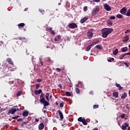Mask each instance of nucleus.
Instances as JSON below:
<instances>
[{
	"label": "nucleus",
	"instance_id": "nucleus-1",
	"mask_svg": "<svg viewBox=\"0 0 130 130\" xmlns=\"http://www.w3.org/2000/svg\"><path fill=\"white\" fill-rule=\"evenodd\" d=\"M113 32V29L112 28H105L102 30V37L103 38H106L109 34H111Z\"/></svg>",
	"mask_w": 130,
	"mask_h": 130
},
{
	"label": "nucleus",
	"instance_id": "nucleus-2",
	"mask_svg": "<svg viewBox=\"0 0 130 130\" xmlns=\"http://www.w3.org/2000/svg\"><path fill=\"white\" fill-rule=\"evenodd\" d=\"M100 11L99 7L98 6H96L95 7L92 11L91 15L92 16H95L97 13H98Z\"/></svg>",
	"mask_w": 130,
	"mask_h": 130
},
{
	"label": "nucleus",
	"instance_id": "nucleus-3",
	"mask_svg": "<svg viewBox=\"0 0 130 130\" xmlns=\"http://www.w3.org/2000/svg\"><path fill=\"white\" fill-rule=\"evenodd\" d=\"M16 111H17V109L15 108V107H13L10 110H9L8 114H15Z\"/></svg>",
	"mask_w": 130,
	"mask_h": 130
},
{
	"label": "nucleus",
	"instance_id": "nucleus-4",
	"mask_svg": "<svg viewBox=\"0 0 130 130\" xmlns=\"http://www.w3.org/2000/svg\"><path fill=\"white\" fill-rule=\"evenodd\" d=\"M68 27L70 29H75L78 27V25L75 23H71L69 24Z\"/></svg>",
	"mask_w": 130,
	"mask_h": 130
},
{
	"label": "nucleus",
	"instance_id": "nucleus-5",
	"mask_svg": "<svg viewBox=\"0 0 130 130\" xmlns=\"http://www.w3.org/2000/svg\"><path fill=\"white\" fill-rule=\"evenodd\" d=\"M104 8L105 9V10H106V11H108L109 12L111 11V7H110V6H109V5L107 4H105L104 5Z\"/></svg>",
	"mask_w": 130,
	"mask_h": 130
},
{
	"label": "nucleus",
	"instance_id": "nucleus-6",
	"mask_svg": "<svg viewBox=\"0 0 130 130\" xmlns=\"http://www.w3.org/2000/svg\"><path fill=\"white\" fill-rule=\"evenodd\" d=\"M128 126H129V124L125 122L124 123V125L121 126V128H122L123 130H125L126 129V127H128Z\"/></svg>",
	"mask_w": 130,
	"mask_h": 130
},
{
	"label": "nucleus",
	"instance_id": "nucleus-7",
	"mask_svg": "<svg viewBox=\"0 0 130 130\" xmlns=\"http://www.w3.org/2000/svg\"><path fill=\"white\" fill-rule=\"evenodd\" d=\"M120 13H121L122 15H126V9L125 7L122 8L120 11Z\"/></svg>",
	"mask_w": 130,
	"mask_h": 130
},
{
	"label": "nucleus",
	"instance_id": "nucleus-8",
	"mask_svg": "<svg viewBox=\"0 0 130 130\" xmlns=\"http://www.w3.org/2000/svg\"><path fill=\"white\" fill-rule=\"evenodd\" d=\"M22 115L24 117H27V116L29 115V112L27 110H25L23 112Z\"/></svg>",
	"mask_w": 130,
	"mask_h": 130
},
{
	"label": "nucleus",
	"instance_id": "nucleus-9",
	"mask_svg": "<svg viewBox=\"0 0 130 130\" xmlns=\"http://www.w3.org/2000/svg\"><path fill=\"white\" fill-rule=\"evenodd\" d=\"M7 61H8V63L10 64H11V66H14V62L13 61V60L11 58H8L6 60Z\"/></svg>",
	"mask_w": 130,
	"mask_h": 130
},
{
	"label": "nucleus",
	"instance_id": "nucleus-10",
	"mask_svg": "<svg viewBox=\"0 0 130 130\" xmlns=\"http://www.w3.org/2000/svg\"><path fill=\"white\" fill-rule=\"evenodd\" d=\"M57 112L60 116V118L61 120H62V119H63V114H62V112H61V111H60V110H58Z\"/></svg>",
	"mask_w": 130,
	"mask_h": 130
},
{
	"label": "nucleus",
	"instance_id": "nucleus-11",
	"mask_svg": "<svg viewBox=\"0 0 130 130\" xmlns=\"http://www.w3.org/2000/svg\"><path fill=\"white\" fill-rule=\"evenodd\" d=\"M41 93H42V89L35 90V93L36 94V95H38L39 94H41Z\"/></svg>",
	"mask_w": 130,
	"mask_h": 130
},
{
	"label": "nucleus",
	"instance_id": "nucleus-12",
	"mask_svg": "<svg viewBox=\"0 0 130 130\" xmlns=\"http://www.w3.org/2000/svg\"><path fill=\"white\" fill-rule=\"evenodd\" d=\"M87 20H88L87 17H84L83 19H81L80 23H81V24H84V23H85Z\"/></svg>",
	"mask_w": 130,
	"mask_h": 130
},
{
	"label": "nucleus",
	"instance_id": "nucleus-13",
	"mask_svg": "<svg viewBox=\"0 0 130 130\" xmlns=\"http://www.w3.org/2000/svg\"><path fill=\"white\" fill-rule=\"evenodd\" d=\"M129 39V37L128 36H125L123 40V42H126L128 41Z\"/></svg>",
	"mask_w": 130,
	"mask_h": 130
},
{
	"label": "nucleus",
	"instance_id": "nucleus-14",
	"mask_svg": "<svg viewBox=\"0 0 130 130\" xmlns=\"http://www.w3.org/2000/svg\"><path fill=\"white\" fill-rule=\"evenodd\" d=\"M44 128V124L41 123L39 125V129H43Z\"/></svg>",
	"mask_w": 130,
	"mask_h": 130
},
{
	"label": "nucleus",
	"instance_id": "nucleus-15",
	"mask_svg": "<svg viewBox=\"0 0 130 130\" xmlns=\"http://www.w3.org/2000/svg\"><path fill=\"white\" fill-rule=\"evenodd\" d=\"M76 93H77V94H80V89H79V88H78V87H79V85H78V84L76 85Z\"/></svg>",
	"mask_w": 130,
	"mask_h": 130
},
{
	"label": "nucleus",
	"instance_id": "nucleus-16",
	"mask_svg": "<svg viewBox=\"0 0 130 130\" xmlns=\"http://www.w3.org/2000/svg\"><path fill=\"white\" fill-rule=\"evenodd\" d=\"M25 23H21L18 24L19 28H23V27H25Z\"/></svg>",
	"mask_w": 130,
	"mask_h": 130
},
{
	"label": "nucleus",
	"instance_id": "nucleus-17",
	"mask_svg": "<svg viewBox=\"0 0 130 130\" xmlns=\"http://www.w3.org/2000/svg\"><path fill=\"white\" fill-rule=\"evenodd\" d=\"M93 36V34H92V32L88 31L87 32V36L88 37H89V39H91V38L92 37V36Z\"/></svg>",
	"mask_w": 130,
	"mask_h": 130
},
{
	"label": "nucleus",
	"instance_id": "nucleus-18",
	"mask_svg": "<svg viewBox=\"0 0 130 130\" xmlns=\"http://www.w3.org/2000/svg\"><path fill=\"white\" fill-rule=\"evenodd\" d=\"M126 96H127V93H126V92H124L123 94H122L121 98V99H125Z\"/></svg>",
	"mask_w": 130,
	"mask_h": 130
},
{
	"label": "nucleus",
	"instance_id": "nucleus-19",
	"mask_svg": "<svg viewBox=\"0 0 130 130\" xmlns=\"http://www.w3.org/2000/svg\"><path fill=\"white\" fill-rule=\"evenodd\" d=\"M113 54L114 55H117L118 54V49L116 48L115 50L113 51Z\"/></svg>",
	"mask_w": 130,
	"mask_h": 130
},
{
	"label": "nucleus",
	"instance_id": "nucleus-20",
	"mask_svg": "<svg viewBox=\"0 0 130 130\" xmlns=\"http://www.w3.org/2000/svg\"><path fill=\"white\" fill-rule=\"evenodd\" d=\"M128 49L126 47H123L121 49V51L122 52H126V51H127Z\"/></svg>",
	"mask_w": 130,
	"mask_h": 130
},
{
	"label": "nucleus",
	"instance_id": "nucleus-21",
	"mask_svg": "<svg viewBox=\"0 0 130 130\" xmlns=\"http://www.w3.org/2000/svg\"><path fill=\"white\" fill-rule=\"evenodd\" d=\"M29 123V121H25V122H23L21 125V126L23 127L24 126V125H30V124H28Z\"/></svg>",
	"mask_w": 130,
	"mask_h": 130
},
{
	"label": "nucleus",
	"instance_id": "nucleus-22",
	"mask_svg": "<svg viewBox=\"0 0 130 130\" xmlns=\"http://www.w3.org/2000/svg\"><path fill=\"white\" fill-rule=\"evenodd\" d=\"M39 67L43 66V61H42V60L40 58H39Z\"/></svg>",
	"mask_w": 130,
	"mask_h": 130
},
{
	"label": "nucleus",
	"instance_id": "nucleus-23",
	"mask_svg": "<svg viewBox=\"0 0 130 130\" xmlns=\"http://www.w3.org/2000/svg\"><path fill=\"white\" fill-rule=\"evenodd\" d=\"M125 55H127L126 53H123V54L119 56V59H123V57H124Z\"/></svg>",
	"mask_w": 130,
	"mask_h": 130
},
{
	"label": "nucleus",
	"instance_id": "nucleus-24",
	"mask_svg": "<svg viewBox=\"0 0 130 130\" xmlns=\"http://www.w3.org/2000/svg\"><path fill=\"white\" fill-rule=\"evenodd\" d=\"M61 39V37L60 36H58L56 38H54L55 41H59Z\"/></svg>",
	"mask_w": 130,
	"mask_h": 130
},
{
	"label": "nucleus",
	"instance_id": "nucleus-25",
	"mask_svg": "<svg viewBox=\"0 0 130 130\" xmlns=\"http://www.w3.org/2000/svg\"><path fill=\"white\" fill-rule=\"evenodd\" d=\"M116 87H117V88H119V90H120L123 88V87H121V85H120V84H119L117 83H116Z\"/></svg>",
	"mask_w": 130,
	"mask_h": 130
},
{
	"label": "nucleus",
	"instance_id": "nucleus-26",
	"mask_svg": "<svg viewBox=\"0 0 130 130\" xmlns=\"http://www.w3.org/2000/svg\"><path fill=\"white\" fill-rule=\"evenodd\" d=\"M113 95L114 96V97H115L116 98H118V92H114L113 93Z\"/></svg>",
	"mask_w": 130,
	"mask_h": 130
},
{
	"label": "nucleus",
	"instance_id": "nucleus-27",
	"mask_svg": "<svg viewBox=\"0 0 130 130\" xmlns=\"http://www.w3.org/2000/svg\"><path fill=\"white\" fill-rule=\"evenodd\" d=\"M43 104H44V106L45 108L46 106H48V105H49V103L47 101H45V102Z\"/></svg>",
	"mask_w": 130,
	"mask_h": 130
},
{
	"label": "nucleus",
	"instance_id": "nucleus-28",
	"mask_svg": "<svg viewBox=\"0 0 130 130\" xmlns=\"http://www.w3.org/2000/svg\"><path fill=\"white\" fill-rule=\"evenodd\" d=\"M45 101H46L45 100V98H42V99H40V102H41V103H44Z\"/></svg>",
	"mask_w": 130,
	"mask_h": 130
},
{
	"label": "nucleus",
	"instance_id": "nucleus-29",
	"mask_svg": "<svg viewBox=\"0 0 130 130\" xmlns=\"http://www.w3.org/2000/svg\"><path fill=\"white\" fill-rule=\"evenodd\" d=\"M82 122L84 125H87L88 124V123L86 121V119H83Z\"/></svg>",
	"mask_w": 130,
	"mask_h": 130
},
{
	"label": "nucleus",
	"instance_id": "nucleus-30",
	"mask_svg": "<svg viewBox=\"0 0 130 130\" xmlns=\"http://www.w3.org/2000/svg\"><path fill=\"white\" fill-rule=\"evenodd\" d=\"M126 16H127V17H129V16H130V8L128 10L127 13H126Z\"/></svg>",
	"mask_w": 130,
	"mask_h": 130
},
{
	"label": "nucleus",
	"instance_id": "nucleus-31",
	"mask_svg": "<svg viewBox=\"0 0 130 130\" xmlns=\"http://www.w3.org/2000/svg\"><path fill=\"white\" fill-rule=\"evenodd\" d=\"M116 17L118 18V19H121V18H122L123 16H122V15H121V14H117L116 15Z\"/></svg>",
	"mask_w": 130,
	"mask_h": 130
},
{
	"label": "nucleus",
	"instance_id": "nucleus-32",
	"mask_svg": "<svg viewBox=\"0 0 130 130\" xmlns=\"http://www.w3.org/2000/svg\"><path fill=\"white\" fill-rule=\"evenodd\" d=\"M66 96H72V93H71L70 92L66 91Z\"/></svg>",
	"mask_w": 130,
	"mask_h": 130
},
{
	"label": "nucleus",
	"instance_id": "nucleus-33",
	"mask_svg": "<svg viewBox=\"0 0 130 130\" xmlns=\"http://www.w3.org/2000/svg\"><path fill=\"white\" fill-rule=\"evenodd\" d=\"M95 47L98 49H102V46H101V45H98L95 46Z\"/></svg>",
	"mask_w": 130,
	"mask_h": 130
},
{
	"label": "nucleus",
	"instance_id": "nucleus-34",
	"mask_svg": "<svg viewBox=\"0 0 130 130\" xmlns=\"http://www.w3.org/2000/svg\"><path fill=\"white\" fill-rule=\"evenodd\" d=\"M100 41L99 40H96L95 41H93V44H97V43H99Z\"/></svg>",
	"mask_w": 130,
	"mask_h": 130
},
{
	"label": "nucleus",
	"instance_id": "nucleus-35",
	"mask_svg": "<svg viewBox=\"0 0 130 130\" xmlns=\"http://www.w3.org/2000/svg\"><path fill=\"white\" fill-rule=\"evenodd\" d=\"M83 120H84V119H83V118L82 117H80L78 118V121H79L80 122H82Z\"/></svg>",
	"mask_w": 130,
	"mask_h": 130
},
{
	"label": "nucleus",
	"instance_id": "nucleus-36",
	"mask_svg": "<svg viewBox=\"0 0 130 130\" xmlns=\"http://www.w3.org/2000/svg\"><path fill=\"white\" fill-rule=\"evenodd\" d=\"M91 49V45H89L87 46V47L86 49V51H89Z\"/></svg>",
	"mask_w": 130,
	"mask_h": 130
},
{
	"label": "nucleus",
	"instance_id": "nucleus-37",
	"mask_svg": "<svg viewBox=\"0 0 130 130\" xmlns=\"http://www.w3.org/2000/svg\"><path fill=\"white\" fill-rule=\"evenodd\" d=\"M47 59L48 60V62H50V63H53V61H52V60H51L50 58L48 57Z\"/></svg>",
	"mask_w": 130,
	"mask_h": 130
},
{
	"label": "nucleus",
	"instance_id": "nucleus-38",
	"mask_svg": "<svg viewBox=\"0 0 130 130\" xmlns=\"http://www.w3.org/2000/svg\"><path fill=\"white\" fill-rule=\"evenodd\" d=\"M20 117V116H15L14 117H12L11 118L12 119H16L17 118H19Z\"/></svg>",
	"mask_w": 130,
	"mask_h": 130
},
{
	"label": "nucleus",
	"instance_id": "nucleus-39",
	"mask_svg": "<svg viewBox=\"0 0 130 130\" xmlns=\"http://www.w3.org/2000/svg\"><path fill=\"white\" fill-rule=\"evenodd\" d=\"M110 20H115V16H111L110 17Z\"/></svg>",
	"mask_w": 130,
	"mask_h": 130
},
{
	"label": "nucleus",
	"instance_id": "nucleus-40",
	"mask_svg": "<svg viewBox=\"0 0 130 130\" xmlns=\"http://www.w3.org/2000/svg\"><path fill=\"white\" fill-rule=\"evenodd\" d=\"M40 87V84H37L36 85V88L37 89H39V87Z\"/></svg>",
	"mask_w": 130,
	"mask_h": 130
},
{
	"label": "nucleus",
	"instance_id": "nucleus-41",
	"mask_svg": "<svg viewBox=\"0 0 130 130\" xmlns=\"http://www.w3.org/2000/svg\"><path fill=\"white\" fill-rule=\"evenodd\" d=\"M99 107V105H93V108L96 109V108H98Z\"/></svg>",
	"mask_w": 130,
	"mask_h": 130
},
{
	"label": "nucleus",
	"instance_id": "nucleus-42",
	"mask_svg": "<svg viewBox=\"0 0 130 130\" xmlns=\"http://www.w3.org/2000/svg\"><path fill=\"white\" fill-rule=\"evenodd\" d=\"M108 25H113V22L111 21H108Z\"/></svg>",
	"mask_w": 130,
	"mask_h": 130
},
{
	"label": "nucleus",
	"instance_id": "nucleus-43",
	"mask_svg": "<svg viewBox=\"0 0 130 130\" xmlns=\"http://www.w3.org/2000/svg\"><path fill=\"white\" fill-rule=\"evenodd\" d=\"M63 104H64V103H63V102L59 104L60 107H61V108L63 107Z\"/></svg>",
	"mask_w": 130,
	"mask_h": 130
},
{
	"label": "nucleus",
	"instance_id": "nucleus-44",
	"mask_svg": "<svg viewBox=\"0 0 130 130\" xmlns=\"http://www.w3.org/2000/svg\"><path fill=\"white\" fill-rule=\"evenodd\" d=\"M56 70L57 71V72H58V73H60V72H61V69H60V68H56Z\"/></svg>",
	"mask_w": 130,
	"mask_h": 130
},
{
	"label": "nucleus",
	"instance_id": "nucleus-45",
	"mask_svg": "<svg viewBox=\"0 0 130 130\" xmlns=\"http://www.w3.org/2000/svg\"><path fill=\"white\" fill-rule=\"evenodd\" d=\"M37 82H38V83H41V82H42V79H37Z\"/></svg>",
	"mask_w": 130,
	"mask_h": 130
},
{
	"label": "nucleus",
	"instance_id": "nucleus-46",
	"mask_svg": "<svg viewBox=\"0 0 130 130\" xmlns=\"http://www.w3.org/2000/svg\"><path fill=\"white\" fill-rule=\"evenodd\" d=\"M126 109H130V105L127 104L126 105Z\"/></svg>",
	"mask_w": 130,
	"mask_h": 130
},
{
	"label": "nucleus",
	"instance_id": "nucleus-47",
	"mask_svg": "<svg viewBox=\"0 0 130 130\" xmlns=\"http://www.w3.org/2000/svg\"><path fill=\"white\" fill-rule=\"evenodd\" d=\"M5 45L4 44V42L0 41V46H4Z\"/></svg>",
	"mask_w": 130,
	"mask_h": 130
},
{
	"label": "nucleus",
	"instance_id": "nucleus-48",
	"mask_svg": "<svg viewBox=\"0 0 130 130\" xmlns=\"http://www.w3.org/2000/svg\"><path fill=\"white\" fill-rule=\"evenodd\" d=\"M25 38H23V37H19V40H22V41H23V40H25Z\"/></svg>",
	"mask_w": 130,
	"mask_h": 130
},
{
	"label": "nucleus",
	"instance_id": "nucleus-49",
	"mask_svg": "<svg viewBox=\"0 0 130 130\" xmlns=\"http://www.w3.org/2000/svg\"><path fill=\"white\" fill-rule=\"evenodd\" d=\"M124 64H125V66H126V67L127 68H129V66L128 65V63L125 62H124Z\"/></svg>",
	"mask_w": 130,
	"mask_h": 130
},
{
	"label": "nucleus",
	"instance_id": "nucleus-50",
	"mask_svg": "<svg viewBox=\"0 0 130 130\" xmlns=\"http://www.w3.org/2000/svg\"><path fill=\"white\" fill-rule=\"evenodd\" d=\"M21 94H22V91H19L17 93V96H21Z\"/></svg>",
	"mask_w": 130,
	"mask_h": 130
},
{
	"label": "nucleus",
	"instance_id": "nucleus-51",
	"mask_svg": "<svg viewBox=\"0 0 130 130\" xmlns=\"http://www.w3.org/2000/svg\"><path fill=\"white\" fill-rule=\"evenodd\" d=\"M50 95V93L49 92H47L46 93V97H49V95Z\"/></svg>",
	"mask_w": 130,
	"mask_h": 130
},
{
	"label": "nucleus",
	"instance_id": "nucleus-52",
	"mask_svg": "<svg viewBox=\"0 0 130 130\" xmlns=\"http://www.w3.org/2000/svg\"><path fill=\"white\" fill-rule=\"evenodd\" d=\"M87 6H85L83 8V11H84V12H87Z\"/></svg>",
	"mask_w": 130,
	"mask_h": 130
},
{
	"label": "nucleus",
	"instance_id": "nucleus-53",
	"mask_svg": "<svg viewBox=\"0 0 130 130\" xmlns=\"http://www.w3.org/2000/svg\"><path fill=\"white\" fill-rule=\"evenodd\" d=\"M40 98V99H41L42 98H44V96H43V93H41Z\"/></svg>",
	"mask_w": 130,
	"mask_h": 130
},
{
	"label": "nucleus",
	"instance_id": "nucleus-54",
	"mask_svg": "<svg viewBox=\"0 0 130 130\" xmlns=\"http://www.w3.org/2000/svg\"><path fill=\"white\" fill-rule=\"evenodd\" d=\"M51 34H52V35H55V32H54V31L53 30H51Z\"/></svg>",
	"mask_w": 130,
	"mask_h": 130
},
{
	"label": "nucleus",
	"instance_id": "nucleus-55",
	"mask_svg": "<svg viewBox=\"0 0 130 130\" xmlns=\"http://www.w3.org/2000/svg\"><path fill=\"white\" fill-rule=\"evenodd\" d=\"M125 116V114H122L121 115V118H122V119L124 118Z\"/></svg>",
	"mask_w": 130,
	"mask_h": 130
},
{
	"label": "nucleus",
	"instance_id": "nucleus-56",
	"mask_svg": "<svg viewBox=\"0 0 130 130\" xmlns=\"http://www.w3.org/2000/svg\"><path fill=\"white\" fill-rule=\"evenodd\" d=\"M128 32H130V30H128V29L126 30V31H125V34H127Z\"/></svg>",
	"mask_w": 130,
	"mask_h": 130
},
{
	"label": "nucleus",
	"instance_id": "nucleus-57",
	"mask_svg": "<svg viewBox=\"0 0 130 130\" xmlns=\"http://www.w3.org/2000/svg\"><path fill=\"white\" fill-rule=\"evenodd\" d=\"M39 120H40V118H36L35 119V121H36V122H38V121H39Z\"/></svg>",
	"mask_w": 130,
	"mask_h": 130
},
{
	"label": "nucleus",
	"instance_id": "nucleus-58",
	"mask_svg": "<svg viewBox=\"0 0 130 130\" xmlns=\"http://www.w3.org/2000/svg\"><path fill=\"white\" fill-rule=\"evenodd\" d=\"M92 2H95V3H100V0H93Z\"/></svg>",
	"mask_w": 130,
	"mask_h": 130
},
{
	"label": "nucleus",
	"instance_id": "nucleus-59",
	"mask_svg": "<svg viewBox=\"0 0 130 130\" xmlns=\"http://www.w3.org/2000/svg\"><path fill=\"white\" fill-rule=\"evenodd\" d=\"M17 121H23V119L22 118H19L17 119Z\"/></svg>",
	"mask_w": 130,
	"mask_h": 130
},
{
	"label": "nucleus",
	"instance_id": "nucleus-60",
	"mask_svg": "<svg viewBox=\"0 0 130 130\" xmlns=\"http://www.w3.org/2000/svg\"><path fill=\"white\" fill-rule=\"evenodd\" d=\"M39 12H40V13H43V12H44V11L42 9H39Z\"/></svg>",
	"mask_w": 130,
	"mask_h": 130
},
{
	"label": "nucleus",
	"instance_id": "nucleus-61",
	"mask_svg": "<svg viewBox=\"0 0 130 130\" xmlns=\"http://www.w3.org/2000/svg\"><path fill=\"white\" fill-rule=\"evenodd\" d=\"M46 99L47 101H49V96H46Z\"/></svg>",
	"mask_w": 130,
	"mask_h": 130
},
{
	"label": "nucleus",
	"instance_id": "nucleus-62",
	"mask_svg": "<svg viewBox=\"0 0 130 130\" xmlns=\"http://www.w3.org/2000/svg\"><path fill=\"white\" fill-rule=\"evenodd\" d=\"M67 40L68 41H70L71 40V38H70V37H67Z\"/></svg>",
	"mask_w": 130,
	"mask_h": 130
},
{
	"label": "nucleus",
	"instance_id": "nucleus-63",
	"mask_svg": "<svg viewBox=\"0 0 130 130\" xmlns=\"http://www.w3.org/2000/svg\"><path fill=\"white\" fill-rule=\"evenodd\" d=\"M59 87L60 89H61L62 88V85H61V84H59Z\"/></svg>",
	"mask_w": 130,
	"mask_h": 130
},
{
	"label": "nucleus",
	"instance_id": "nucleus-64",
	"mask_svg": "<svg viewBox=\"0 0 130 130\" xmlns=\"http://www.w3.org/2000/svg\"><path fill=\"white\" fill-rule=\"evenodd\" d=\"M49 31H52V28L51 27H50L49 29H48Z\"/></svg>",
	"mask_w": 130,
	"mask_h": 130
}]
</instances>
